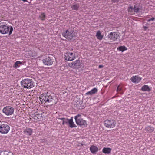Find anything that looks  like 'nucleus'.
I'll use <instances>...</instances> for the list:
<instances>
[{"label": "nucleus", "mask_w": 155, "mask_h": 155, "mask_svg": "<svg viewBox=\"0 0 155 155\" xmlns=\"http://www.w3.org/2000/svg\"><path fill=\"white\" fill-rule=\"evenodd\" d=\"M13 31V27L9 26L7 24L4 22L0 23V32L2 34L8 33L9 35H11Z\"/></svg>", "instance_id": "nucleus-1"}, {"label": "nucleus", "mask_w": 155, "mask_h": 155, "mask_svg": "<svg viewBox=\"0 0 155 155\" xmlns=\"http://www.w3.org/2000/svg\"><path fill=\"white\" fill-rule=\"evenodd\" d=\"M39 98L42 103H48L53 101L54 97L48 92H44L41 94Z\"/></svg>", "instance_id": "nucleus-2"}, {"label": "nucleus", "mask_w": 155, "mask_h": 155, "mask_svg": "<svg viewBox=\"0 0 155 155\" xmlns=\"http://www.w3.org/2000/svg\"><path fill=\"white\" fill-rule=\"evenodd\" d=\"M74 119L77 125L82 127H87V122L82 118L81 115V114H78L76 116L74 117Z\"/></svg>", "instance_id": "nucleus-3"}, {"label": "nucleus", "mask_w": 155, "mask_h": 155, "mask_svg": "<svg viewBox=\"0 0 155 155\" xmlns=\"http://www.w3.org/2000/svg\"><path fill=\"white\" fill-rule=\"evenodd\" d=\"M21 83L24 87L27 89L31 88L34 86L33 81L29 79H26L22 80Z\"/></svg>", "instance_id": "nucleus-4"}, {"label": "nucleus", "mask_w": 155, "mask_h": 155, "mask_svg": "<svg viewBox=\"0 0 155 155\" xmlns=\"http://www.w3.org/2000/svg\"><path fill=\"white\" fill-rule=\"evenodd\" d=\"M10 127L7 123L2 122L0 124V133L2 134H6L9 131Z\"/></svg>", "instance_id": "nucleus-5"}, {"label": "nucleus", "mask_w": 155, "mask_h": 155, "mask_svg": "<svg viewBox=\"0 0 155 155\" xmlns=\"http://www.w3.org/2000/svg\"><path fill=\"white\" fill-rule=\"evenodd\" d=\"M116 121L112 119H107L104 121V126L109 128L114 127L116 125Z\"/></svg>", "instance_id": "nucleus-6"}, {"label": "nucleus", "mask_w": 155, "mask_h": 155, "mask_svg": "<svg viewBox=\"0 0 155 155\" xmlns=\"http://www.w3.org/2000/svg\"><path fill=\"white\" fill-rule=\"evenodd\" d=\"M62 35L68 39H71L75 36V33L74 30L68 29L63 32Z\"/></svg>", "instance_id": "nucleus-7"}, {"label": "nucleus", "mask_w": 155, "mask_h": 155, "mask_svg": "<svg viewBox=\"0 0 155 155\" xmlns=\"http://www.w3.org/2000/svg\"><path fill=\"white\" fill-rule=\"evenodd\" d=\"M64 58L67 61H71L75 59L76 58V56L75 53L68 51L65 53Z\"/></svg>", "instance_id": "nucleus-8"}, {"label": "nucleus", "mask_w": 155, "mask_h": 155, "mask_svg": "<svg viewBox=\"0 0 155 155\" xmlns=\"http://www.w3.org/2000/svg\"><path fill=\"white\" fill-rule=\"evenodd\" d=\"M3 112L7 116L12 115L14 112V109L10 106H6L2 110Z\"/></svg>", "instance_id": "nucleus-9"}, {"label": "nucleus", "mask_w": 155, "mask_h": 155, "mask_svg": "<svg viewBox=\"0 0 155 155\" xmlns=\"http://www.w3.org/2000/svg\"><path fill=\"white\" fill-rule=\"evenodd\" d=\"M119 36L118 33L116 32H111L108 35V38L110 39L115 41L116 40Z\"/></svg>", "instance_id": "nucleus-10"}, {"label": "nucleus", "mask_w": 155, "mask_h": 155, "mask_svg": "<svg viewBox=\"0 0 155 155\" xmlns=\"http://www.w3.org/2000/svg\"><path fill=\"white\" fill-rule=\"evenodd\" d=\"M42 113H39L38 112H36L34 114H32L31 117L35 120L38 121L43 120V117L42 116Z\"/></svg>", "instance_id": "nucleus-11"}, {"label": "nucleus", "mask_w": 155, "mask_h": 155, "mask_svg": "<svg viewBox=\"0 0 155 155\" xmlns=\"http://www.w3.org/2000/svg\"><path fill=\"white\" fill-rule=\"evenodd\" d=\"M142 79V78L138 76L135 75L132 76L130 78L131 81L133 83H138Z\"/></svg>", "instance_id": "nucleus-12"}, {"label": "nucleus", "mask_w": 155, "mask_h": 155, "mask_svg": "<svg viewBox=\"0 0 155 155\" xmlns=\"http://www.w3.org/2000/svg\"><path fill=\"white\" fill-rule=\"evenodd\" d=\"M80 61L79 60H78L72 62L71 67L74 68H80Z\"/></svg>", "instance_id": "nucleus-13"}, {"label": "nucleus", "mask_w": 155, "mask_h": 155, "mask_svg": "<svg viewBox=\"0 0 155 155\" xmlns=\"http://www.w3.org/2000/svg\"><path fill=\"white\" fill-rule=\"evenodd\" d=\"M42 61L43 63L45 65H51L53 63V61L50 57L44 59Z\"/></svg>", "instance_id": "nucleus-14"}, {"label": "nucleus", "mask_w": 155, "mask_h": 155, "mask_svg": "<svg viewBox=\"0 0 155 155\" xmlns=\"http://www.w3.org/2000/svg\"><path fill=\"white\" fill-rule=\"evenodd\" d=\"M33 133V130L30 128H26L23 131V133L27 136H31Z\"/></svg>", "instance_id": "nucleus-15"}, {"label": "nucleus", "mask_w": 155, "mask_h": 155, "mask_svg": "<svg viewBox=\"0 0 155 155\" xmlns=\"http://www.w3.org/2000/svg\"><path fill=\"white\" fill-rule=\"evenodd\" d=\"M142 9V7L139 5L136 4L134 6V11L135 12H138L140 10Z\"/></svg>", "instance_id": "nucleus-16"}, {"label": "nucleus", "mask_w": 155, "mask_h": 155, "mask_svg": "<svg viewBox=\"0 0 155 155\" xmlns=\"http://www.w3.org/2000/svg\"><path fill=\"white\" fill-rule=\"evenodd\" d=\"M98 91V90L96 88H94L92 89L91 91H88L86 93V95H91L94 94Z\"/></svg>", "instance_id": "nucleus-17"}, {"label": "nucleus", "mask_w": 155, "mask_h": 155, "mask_svg": "<svg viewBox=\"0 0 155 155\" xmlns=\"http://www.w3.org/2000/svg\"><path fill=\"white\" fill-rule=\"evenodd\" d=\"M90 150L91 152L93 153H94L98 151V148L94 145L91 146L90 148Z\"/></svg>", "instance_id": "nucleus-18"}, {"label": "nucleus", "mask_w": 155, "mask_h": 155, "mask_svg": "<svg viewBox=\"0 0 155 155\" xmlns=\"http://www.w3.org/2000/svg\"><path fill=\"white\" fill-rule=\"evenodd\" d=\"M68 124L69 126L71 128L76 127H77L76 125L73 121V117H71V119H69Z\"/></svg>", "instance_id": "nucleus-19"}, {"label": "nucleus", "mask_w": 155, "mask_h": 155, "mask_svg": "<svg viewBox=\"0 0 155 155\" xmlns=\"http://www.w3.org/2000/svg\"><path fill=\"white\" fill-rule=\"evenodd\" d=\"M96 36L98 40H101L103 39V35H102L100 31H99L97 32Z\"/></svg>", "instance_id": "nucleus-20"}, {"label": "nucleus", "mask_w": 155, "mask_h": 155, "mask_svg": "<svg viewBox=\"0 0 155 155\" xmlns=\"http://www.w3.org/2000/svg\"><path fill=\"white\" fill-rule=\"evenodd\" d=\"M111 151V149L110 148H106L104 147L102 150V152L103 153L109 154Z\"/></svg>", "instance_id": "nucleus-21"}, {"label": "nucleus", "mask_w": 155, "mask_h": 155, "mask_svg": "<svg viewBox=\"0 0 155 155\" xmlns=\"http://www.w3.org/2000/svg\"><path fill=\"white\" fill-rule=\"evenodd\" d=\"M79 7V4H73L71 6V8L73 10L77 11Z\"/></svg>", "instance_id": "nucleus-22"}, {"label": "nucleus", "mask_w": 155, "mask_h": 155, "mask_svg": "<svg viewBox=\"0 0 155 155\" xmlns=\"http://www.w3.org/2000/svg\"><path fill=\"white\" fill-rule=\"evenodd\" d=\"M141 90L143 91H149L151 90L150 89L149 87V86L147 85H144L141 88Z\"/></svg>", "instance_id": "nucleus-23"}, {"label": "nucleus", "mask_w": 155, "mask_h": 155, "mask_svg": "<svg viewBox=\"0 0 155 155\" xmlns=\"http://www.w3.org/2000/svg\"><path fill=\"white\" fill-rule=\"evenodd\" d=\"M145 130L148 132L151 133L154 130L153 127L150 126H148L145 129Z\"/></svg>", "instance_id": "nucleus-24"}, {"label": "nucleus", "mask_w": 155, "mask_h": 155, "mask_svg": "<svg viewBox=\"0 0 155 155\" xmlns=\"http://www.w3.org/2000/svg\"><path fill=\"white\" fill-rule=\"evenodd\" d=\"M117 49L120 51L123 52L127 50V48L125 46H120L117 48Z\"/></svg>", "instance_id": "nucleus-25"}, {"label": "nucleus", "mask_w": 155, "mask_h": 155, "mask_svg": "<svg viewBox=\"0 0 155 155\" xmlns=\"http://www.w3.org/2000/svg\"><path fill=\"white\" fill-rule=\"evenodd\" d=\"M60 119L62 120L63 121L62 124L63 125H64L65 124H67L68 123L69 119H68L63 118H60Z\"/></svg>", "instance_id": "nucleus-26"}, {"label": "nucleus", "mask_w": 155, "mask_h": 155, "mask_svg": "<svg viewBox=\"0 0 155 155\" xmlns=\"http://www.w3.org/2000/svg\"><path fill=\"white\" fill-rule=\"evenodd\" d=\"M2 155H14L12 152L7 151L2 152Z\"/></svg>", "instance_id": "nucleus-27"}, {"label": "nucleus", "mask_w": 155, "mask_h": 155, "mask_svg": "<svg viewBox=\"0 0 155 155\" xmlns=\"http://www.w3.org/2000/svg\"><path fill=\"white\" fill-rule=\"evenodd\" d=\"M128 12L131 14H133L134 13V8L132 6L129 7L128 8Z\"/></svg>", "instance_id": "nucleus-28"}, {"label": "nucleus", "mask_w": 155, "mask_h": 155, "mask_svg": "<svg viewBox=\"0 0 155 155\" xmlns=\"http://www.w3.org/2000/svg\"><path fill=\"white\" fill-rule=\"evenodd\" d=\"M45 14L44 13H41V15L39 16V18L41 20L43 21L45 20Z\"/></svg>", "instance_id": "nucleus-29"}, {"label": "nucleus", "mask_w": 155, "mask_h": 155, "mask_svg": "<svg viewBox=\"0 0 155 155\" xmlns=\"http://www.w3.org/2000/svg\"><path fill=\"white\" fill-rule=\"evenodd\" d=\"M22 63L20 61H17L15 63L14 66L16 68L18 67L19 66V64H21Z\"/></svg>", "instance_id": "nucleus-30"}, {"label": "nucleus", "mask_w": 155, "mask_h": 155, "mask_svg": "<svg viewBox=\"0 0 155 155\" xmlns=\"http://www.w3.org/2000/svg\"><path fill=\"white\" fill-rule=\"evenodd\" d=\"M121 91H122V87L121 86V85H119L117 87V92H120V93L122 94V92Z\"/></svg>", "instance_id": "nucleus-31"}, {"label": "nucleus", "mask_w": 155, "mask_h": 155, "mask_svg": "<svg viewBox=\"0 0 155 155\" xmlns=\"http://www.w3.org/2000/svg\"><path fill=\"white\" fill-rule=\"evenodd\" d=\"M155 20V18H151L150 19L147 20L148 22H150V21H153Z\"/></svg>", "instance_id": "nucleus-32"}, {"label": "nucleus", "mask_w": 155, "mask_h": 155, "mask_svg": "<svg viewBox=\"0 0 155 155\" xmlns=\"http://www.w3.org/2000/svg\"><path fill=\"white\" fill-rule=\"evenodd\" d=\"M103 67V65H100L99 66L98 68H101Z\"/></svg>", "instance_id": "nucleus-33"}, {"label": "nucleus", "mask_w": 155, "mask_h": 155, "mask_svg": "<svg viewBox=\"0 0 155 155\" xmlns=\"http://www.w3.org/2000/svg\"><path fill=\"white\" fill-rule=\"evenodd\" d=\"M147 28L146 27H144V29L146 30V29Z\"/></svg>", "instance_id": "nucleus-34"}]
</instances>
